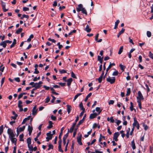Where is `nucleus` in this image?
Instances as JSON below:
<instances>
[{
    "label": "nucleus",
    "instance_id": "a878e982",
    "mask_svg": "<svg viewBox=\"0 0 153 153\" xmlns=\"http://www.w3.org/2000/svg\"><path fill=\"white\" fill-rule=\"evenodd\" d=\"M82 94L79 93L75 95L74 97V99L73 100V101H74L75 100L77 99V98L79 96L82 95Z\"/></svg>",
    "mask_w": 153,
    "mask_h": 153
},
{
    "label": "nucleus",
    "instance_id": "4be33fe9",
    "mask_svg": "<svg viewBox=\"0 0 153 153\" xmlns=\"http://www.w3.org/2000/svg\"><path fill=\"white\" fill-rule=\"evenodd\" d=\"M48 123L49 125L47 126V128H51L53 127L52 122L51 121H49Z\"/></svg>",
    "mask_w": 153,
    "mask_h": 153
},
{
    "label": "nucleus",
    "instance_id": "c85d7f7f",
    "mask_svg": "<svg viewBox=\"0 0 153 153\" xmlns=\"http://www.w3.org/2000/svg\"><path fill=\"white\" fill-rule=\"evenodd\" d=\"M64 127H62L61 128V130H60V134H59V138H60V137H61L62 136V132H63V131L64 130Z\"/></svg>",
    "mask_w": 153,
    "mask_h": 153
},
{
    "label": "nucleus",
    "instance_id": "cd10ccee",
    "mask_svg": "<svg viewBox=\"0 0 153 153\" xmlns=\"http://www.w3.org/2000/svg\"><path fill=\"white\" fill-rule=\"evenodd\" d=\"M123 46H122L119 49V50L118 52V54H121L123 51Z\"/></svg>",
    "mask_w": 153,
    "mask_h": 153
},
{
    "label": "nucleus",
    "instance_id": "7ed1b4c3",
    "mask_svg": "<svg viewBox=\"0 0 153 153\" xmlns=\"http://www.w3.org/2000/svg\"><path fill=\"white\" fill-rule=\"evenodd\" d=\"M137 101L139 100L141 101V100L144 99V97L140 91H139L138 92V96L137 97Z\"/></svg>",
    "mask_w": 153,
    "mask_h": 153
},
{
    "label": "nucleus",
    "instance_id": "58836bf2",
    "mask_svg": "<svg viewBox=\"0 0 153 153\" xmlns=\"http://www.w3.org/2000/svg\"><path fill=\"white\" fill-rule=\"evenodd\" d=\"M84 121V118H82L81 120L79 121V123L77 124V126H79L82 124Z\"/></svg>",
    "mask_w": 153,
    "mask_h": 153
},
{
    "label": "nucleus",
    "instance_id": "9d476101",
    "mask_svg": "<svg viewBox=\"0 0 153 153\" xmlns=\"http://www.w3.org/2000/svg\"><path fill=\"white\" fill-rule=\"evenodd\" d=\"M83 5L82 4H80L78 5V7L76 8V11L79 12L83 8Z\"/></svg>",
    "mask_w": 153,
    "mask_h": 153
},
{
    "label": "nucleus",
    "instance_id": "864d4df0",
    "mask_svg": "<svg viewBox=\"0 0 153 153\" xmlns=\"http://www.w3.org/2000/svg\"><path fill=\"white\" fill-rule=\"evenodd\" d=\"M110 122L111 123H114V120L113 119V117H111L110 118Z\"/></svg>",
    "mask_w": 153,
    "mask_h": 153
},
{
    "label": "nucleus",
    "instance_id": "09e8293b",
    "mask_svg": "<svg viewBox=\"0 0 153 153\" xmlns=\"http://www.w3.org/2000/svg\"><path fill=\"white\" fill-rule=\"evenodd\" d=\"M149 56L153 59V53H152L151 51L149 52Z\"/></svg>",
    "mask_w": 153,
    "mask_h": 153
},
{
    "label": "nucleus",
    "instance_id": "680f3d73",
    "mask_svg": "<svg viewBox=\"0 0 153 153\" xmlns=\"http://www.w3.org/2000/svg\"><path fill=\"white\" fill-rule=\"evenodd\" d=\"M102 78L100 76L98 79H96V80H97L98 79V80L99 82V83H100L102 82Z\"/></svg>",
    "mask_w": 153,
    "mask_h": 153
},
{
    "label": "nucleus",
    "instance_id": "3c124183",
    "mask_svg": "<svg viewBox=\"0 0 153 153\" xmlns=\"http://www.w3.org/2000/svg\"><path fill=\"white\" fill-rule=\"evenodd\" d=\"M29 10V8L26 7H24L23 8V10L24 11H28Z\"/></svg>",
    "mask_w": 153,
    "mask_h": 153
},
{
    "label": "nucleus",
    "instance_id": "338daca9",
    "mask_svg": "<svg viewBox=\"0 0 153 153\" xmlns=\"http://www.w3.org/2000/svg\"><path fill=\"white\" fill-rule=\"evenodd\" d=\"M125 29L124 28H122L120 31L119 32L121 34L123 33L125 31Z\"/></svg>",
    "mask_w": 153,
    "mask_h": 153
},
{
    "label": "nucleus",
    "instance_id": "5701e85b",
    "mask_svg": "<svg viewBox=\"0 0 153 153\" xmlns=\"http://www.w3.org/2000/svg\"><path fill=\"white\" fill-rule=\"evenodd\" d=\"M96 111L98 112V115H99L102 111V110H100V107H97L96 108Z\"/></svg>",
    "mask_w": 153,
    "mask_h": 153
},
{
    "label": "nucleus",
    "instance_id": "1a4fd4ad",
    "mask_svg": "<svg viewBox=\"0 0 153 153\" xmlns=\"http://www.w3.org/2000/svg\"><path fill=\"white\" fill-rule=\"evenodd\" d=\"M13 143H14L15 145H16L17 139L14 137H12L9 138Z\"/></svg>",
    "mask_w": 153,
    "mask_h": 153
},
{
    "label": "nucleus",
    "instance_id": "79ce46f5",
    "mask_svg": "<svg viewBox=\"0 0 153 153\" xmlns=\"http://www.w3.org/2000/svg\"><path fill=\"white\" fill-rule=\"evenodd\" d=\"M71 76L72 77L75 78V79H76L77 77L76 76H75V74L72 71L71 72Z\"/></svg>",
    "mask_w": 153,
    "mask_h": 153
},
{
    "label": "nucleus",
    "instance_id": "c756f323",
    "mask_svg": "<svg viewBox=\"0 0 153 153\" xmlns=\"http://www.w3.org/2000/svg\"><path fill=\"white\" fill-rule=\"evenodd\" d=\"M27 145H30L31 143V139L30 138H28L27 140Z\"/></svg>",
    "mask_w": 153,
    "mask_h": 153
},
{
    "label": "nucleus",
    "instance_id": "7c9ffc66",
    "mask_svg": "<svg viewBox=\"0 0 153 153\" xmlns=\"http://www.w3.org/2000/svg\"><path fill=\"white\" fill-rule=\"evenodd\" d=\"M6 45L7 44L5 41L2 42L0 44V45L2 46L4 48H5Z\"/></svg>",
    "mask_w": 153,
    "mask_h": 153
},
{
    "label": "nucleus",
    "instance_id": "ddd939ff",
    "mask_svg": "<svg viewBox=\"0 0 153 153\" xmlns=\"http://www.w3.org/2000/svg\"><path fill=\"white\" fill-rule=\"evenodd\" d=\"M41 86V85H39L37 83H35V84L33 85L32 86V87H35V88H33V90H36L37 89L39 88Z\"/></svg>",
    "mask_w": 153,
    "mask_h": 153
},
{
    "label": "nucleus",
    "instance_id": "0eeeda50",
    "mask_svg": "<svg viewBox=\"0 0 153 153\" xmlns=\"http://www.w3.org/2000/svg\"><path fill=\"white\" fill-rule=\"evenodd\" d=\"M120 135V134L118 132H116L114 134V135L113 137V139L116 141H117L118 140L117 139L118 137Z\"/></svg>",
    "mask_w": 153,
    "mask_h": 153
},
{
    "label": "nucleus",
    "instance_id": "ea45409f",
    "mask_svg": "<svg viewBox=\"0 0 153 153\" xmlns=\"http://www.w3.org/2000/svg\"><path fill=\"white\" fill-rule=\"evenodd\" d=\"M120 69L122 70L123 71H124V69H125L126 67L125 66H123V65H122L121 64H120L119 65Z\"/></svg>",
    "mask_w": 153,
    "mask_h": 153
},
{
    "label": "nucleus",
    "instance_id": "13d9d810",
    "mask_svg": "<svg viewBox=\"0 0 153 153\" xmlns=\"http://www.w3.org/2000/svg\"><path fill=\"white\" fill-rule=\"evenodd\" d=\"M51 96H52V97L53 98V99L51 100V102L52 103H54V101L56 99V98L55 97H54L52 95H51Z\"/></svg>",
    "mask_w": 153,
    "mask_h": 153
},
{
    "label": "nucleus",
    "instance_id": "8fccbe9b",
    "mask_svg": "<svg viewBox=\"0 0 153 153\" xmlns=\"http://www.w3.org/2000/svg\"><path fill=\"white\" fill-rule=\"evenodd\" d=\"M120 133L122 134H121L122 137L123 138H124V136H125V134L124 133V131L123 130H121L120 131Z\"/></svg>",
    "mask_w": 153,
    "mask_h": 153
},
{
    "label": "nucleus",
    "instance_id": "774afa93",
    "mask_svg": "<svg viewBox=\"0 0 153 153\" xmlns=\"http://www.w3.org/2000/svg\"><path fill=\"white\" fill-rule=\"evenodd\" d=\"M14 80L18 82H19L20 81V78L19 77H16L14 78Z\"/></svg>",
    "mask_w": 153,
    "mask_h": 153
},
{
    "label": "nucleus",
    "instance_id": "f257e3e1",
    "mask_svg": "<svg viewBox=\"0 0 153 153\" xmlns=\"http://www.w3.org/2000/svg\"><path fill=\"white\" fill-rule=\"evenodd\" d=\"M7 133L9 135V138L15 137V134L13 132V131L10 128H8L7 130Z\"/></svg>",
    "mask_w": 153,
    "mask_h": 153
},
{
    "label": "nucleus",
    "instance_id": "2eb2a0df",
    "mask_svg": "<svg viewBox=\"0 0 153 153\" xmlns=\"http://www.w3.org/2000/svg\"><path fill=\"white\" fill-rule=\"evenodd\" d=\"M134 122L133 124V127L134 128L139 124L138 123L137 121L136 117H135L134 118Z\"/></svg>",
    "mask_w": 153,
    "mask_h": 153
},
{
    "label": "nucleus",
    "instance_id": "bb28decb",
    "mask_svg": "<svg viewBox=\"0 0 153 153\" xmlns=\"http://www.w3.org/2000/svg\"><path fill=\"white\" fill-rule=\"evenodd\" d=\"M79 106L81 110H85V108L83 107L82 103V102L79 104Z\"/></svg>",
    "mask_w": 153,
    "mask_h": 153
},
{
    "label": "nucleus",
    "instance_id": "6e6552de",
    "mask_svg": "<svg viewBox=\"0 0 153 153\" xmlns=\"http://www.w3.org/2000/svg\"><path fill=\"white\" fill-rule=\"evenodd\" d=\"M1 4L2 6L3 10L4 12H5L8 10V9H5V3L2 1H1Z\"/></svg>",
    "mask_w": 153,
    "mask_h": 153
},
{
    "label": "nucleus",
    "instance_id": "a211bd4d",
    "mask_svg": "<svg viewBox=\"0 0 153 153\" xmlns=\"http://www.w3.org/2000/svg\"><path fill=\"white\" fill-rule=\"evenodd\" d=\"M67 112L68 114H69L71 111V107L70 105H67Z\"/></svg>",
    "mask_w": 153,
    "mask_h": 153
},
{
    "label": "nucleus",
    "instance_id": "b1692460",
    "mask_svg": "<svg viewBox=\"0 0 153 153\" xmlns=\"http://www.w3.org/2000/svg\"><path fill=\"white\" fill-rule=\"evenodd\" d=\"M85 30L88 33L91 31V29L89 28V26L88 25H86Z\"/></svg>",
    "mask_w": 153,
    "mask_h": 153
},
{
    "label": "nucleus",
    "instance_id": "6e6d98bb",
    "mask_svg": "<svg viewBox=\"0 0 153 153\" xmlns=\"http://www.w3.org/2000/svg\"><path fill=\"white\" fill-rule=\"evenodd\" d=\"M48 40L50 41H51L53 43H55L56 42V41L53 39H51L50 38H49L48 39Z\"/></svg>",
    "mask_w": 153,
    "mask_h": 153
},
{
    "label": "nucleus",
    "instance_id": "4d7b16f0",
    "mask_svg": "<svg viewBox=\"0 0 153 153\" xmlns=\"http://www.w3.org/2000/svg\"><path fill=\"white\" fill-rule=\"evenodd\" d=\"M34 70H35V71L33 72L34 74H37L39 73V72L37 68H35Z\"/></svg>",
    "mask_w": 153,
    "mask_h": 153
},
{
    "label": "nucleus",
    "instance_id": "393cba45",
    "mask_svg": "<svg viewBox=\"0 0 153 153\" xmlns=\"http://www.w3.org/2000/svg\"><path fill=\"white\" fill-rule=\"evenodd\" d=\"M80 11H81L82 13L85 14L86 15H87V13L86 10L84 7Z\"/></svg>",
    "mask_w": 153,
    "mask_h": 153
},
{
    "label": "nucleus",
    "instance_id": "de8ad7c7",
    "mask_svg": "<svg viewBox=\"0 0 153 153\" xmlns=\"http://www.w3.org/2000/svg\"><path fill=\"white\" fill-rule=\"evenodd\" d=\"M53 146L51 144H49L48 145V150H50V149H53Z\"/></svg>",
    "mask_w": 153,
    "mask_h": 153
},
{
    "label": "nucleus",
    "instance_id": "f3484780",
    "mask_svg": "<svg viewBox=\"0 0 153 153\" xmlns=\"http://www.w3.org/2000/svg\"><path fill=\"white\" fill-rule=\"evenodd\" d=\"M33 130V127L32 126H30L29 125L28 126V131H29V135H30L32 131Z\"/></svg>",
    "mask_w": 153,
    "mask_h": 153
},
{
    "label": "nucleus",
    "instance_id": "dca6fc26",
    "mask_svg": "<svg viewBox=\"0 0 153 153\" xmlns=\"http://www.w3.org/2000/svg\"><path fill=\"white\" fill-rule=\"evenodd\" d=\"M72 81L73 79L71 78L68 79L67 80V85L68 87H69L71 85Z\"/></svg>",
    "mask_w": 153,
    "mask_h": 153
},
{
    "label": "nucleus",
    "instance_id": "e2e57ef3",
    "mask_svg": "<svg viewBox=\"0 0 153 153\" xmlns=\"http://www.w3.org/2000/svg\"><path fill=\"white\" fill-rule=\"evenodd\" d=\"M51 119L53 120H55L56 119V117L53 115H51Z\"/></svg>",
    "mask_w": 153,
    "mask_h": 153
},
{
    "label": "nucleus",
    "instance_id": "6ab92c4d",
    "mask_svg": "<svg viewBox=\"0 0 153 153\" xmlns=\"http://www.w3.org/2000/svg\"><path fill=\"white\" fill-rule=\"evenodd\" d=\"M25 126H24L22 127H20L18 129H18L17 128V132H18V131L19 132H21L22 131H23L24 130V129L25 128Z\"/></svg>",
    "mask_w": 153,
    "mask_h": 153
},
{
    "label": "nucleus",
    "instance_id": "bf43d9fd",
    "mask_svg": "<svg viewBox=\"0 0 153 153\" xmlns=\"http://www.w3.org/2000/svg\"><path fill=\"white\" fill-rule=\"evenodd\" d=\"M23 94L22 93H20L18 96V100H19L23 96Z\"/></svg>",
    "mask_w": 153,
    "mask_h": 153
},
{
    "label": "nucleus",
    "instance_id": "aec40b11",
    "mask_svg": "<svg viewBox=\"0 0 153 153\" xmlns=\"http://www.w3.org/2000/svg\"><path fill=\"white\" fill-rule=\"evenodd\" d=\"M131 146L133 149H135L136 146L134 140H133L131 142Z\"/></svg>",
    "mask_w": 153,
    "mask_h": 153
},
{
    "label": "nucleus",
    "instance_id": "49530a36",
    "mask_svg": "<svg viewBox=\"0 0 153 153\" xmlns=\"http://www.w3.org/2000/svg\"><path fill=\"white\" fill-rule=\"evenodd\" d=\"M29 149V150L30 151H33V147L32 146H30V145H27Z\"/></svg>",
    "mask_w": 153,
    "mask_h": 153
},
{
    "label": "nucleus",
    "instance_id": "4c0bfd02",
    "mask_svg": "<svg viewBox=\"0 0 153 153\" xmlns=\"http://www.w3.org/2000/svg\"><path fill=\"white\" fill-rule=\"evenodd\" d=\"M146 34L147 36L148 37H150L151 36L152 33L150 31H147Z\"/></svg>",
    "mask_w": 153,
    "mask_h": 153
},
{
    "label": "nucleus",
    "instance_id": "473e14b6",
    "mask_svg": "<svg viewBox=\"0 0 153 153\" xmlns=\"http://www.w3.org/2000/svg\"><path fill=\"white\" fill-rule=\"evenodd\" d=\"M69 131V129L68 130V132L67 134H66L63 137V140H66L67 138L68 137V132Z\"/></svg>",
    "mask_w": 153,
    "mask_h": 153
},
{
    "label": "nucleus",
    "instance_id": "052dcab7",
    "mask_svg": "<svg viewBox=\"0 0 153 153\" xmlns=\"http://www.w3.org/2000/svg\"><path fill=\"white\" fill-rule=\"evenodd\" d=\"M59 71L61 74L66 73V71L64 70H59Z\"/></svg>",
    "mask_w": 153,
    "mask_h": 153
},
{
    "label": "nucleus",
    "instance_id": "c03bdc74",
    "mask_svg": "<svg viewBox=\"0 0 153 153\" xmlns=\"http://www.w3.org/2000/svg\"><path fill=\"white\" fill-rule=\"evenodd\" d=\"M50 100V98L49 97H48L45 99V103H48Z\"/></svg>",
    "mask_w": 153,
    "mask_h": 153
},
{
    "label": "nucleus",
    "instance_id": "69168bd1",
    "mask_svg": "<svg viewBox=\"0 0 153 153\" xmlns=\"http://www.w3.org/2000/svg\"><path fill=\"white\" fill-rule=\"evenodd\" d=\"M114 103V101L113 100H110L108 102V104H113Z\"/></svg>",
    "mask_w": 153,
    "mask_h": 153
},
{
    "label": "nucleus",
    "instance_id": "c9c22d12",
    "mask_svg": "<svg viewBox=\"0 0 153 153\" xmlns=\"http://www.w3.org/2000/svg\"><path fill=\"white\" fill-rule=\"evenodd\" d=\"M3 126L1 125L0 126V135H1L3 132Z\"/></svg>",
    "mask_w": 153,
    "mask_h": 153
},
{
    "label": "nucleus",
    "instance_id": "412c9836",
    "mask_svg": "<svg viewBox=\"0 0 153 153\" xmlns=\"http://www.w3.org/2000/svg\"><path fill=\"white\" fill-rule=\"evenodd\" d=\"M16 39H14L13 40V42L12 43V44L10 46V48H12L14 47L16 43Z\"/></svg>",
    "mask_w": 153,
    "mask_h": 153
},
{
    "label": "nucleus",
    "instance_id": "2f4dec72",
    "mask_svg": "<svg viewBox=\"0 0 153 153\" xmlns=\"http://www.w3.org/2000/svg\"><path fill=\"white\" fill-rule=\"evenodd\" d=\"M92 95V93H89L88 95L86 97L85 99V102H86L88 98L90 97L91 95Z\"/></svg>",
    "mask_w": 153,
    "mask_h": 153
},
{
    "label": "nucleus",
    "instance_id": "20e7f679",
    "mask_svg": "<svg viewBox=\"0 0 153 153\" xmlns=\"http://www.w3.org/2000/svg\"><path fill=\"white\" fill-rule=\"evenodd\" d=\"M52 134H51V132L50 131L46 134L47 137H46L47 141H48L49 140H51L52 138Z\"/></svg>",
    "mask_w": 153,
    "mask_h": 153
},
{
    "label": "nucleus",
    "instance_id": "603ef678",
    "mask_svg": "<svg viewBox=\"0 0 153 153\" xmlns=\"http://www.w3.org/2000/svg\"><path fill=\"white\" fill-rule=\"evenodd\" d=\"M2 65H1L0 66V71H1L2 72H3L4 71V67H3L2 68Z\"/></svg>",
    "mask_w": 153,
    "mask_h": 153
},
{
    "label": "nucleus",
    "instance_id": "0e129e2a",
    "mask_svg": "<svg viewBox=\"0 0 153 153\" xmlns=\"http://www.w3.org/2000/svg\"><path fill=\"white\" fill-rule=\"evenodd\" d=\"M59 84L62 86H64L66 85L65 83L59 82Z\"/></svg>",
    "mask_w": 153,
    "mask_h": 153
},
{
    "label": "nucleus",
    "instance_id": "9b49d317",
    "mask_svg": "<svg viewBox=\"0 0 153 153\" xmlns=\"http://www.w3.org/2000/svg\"><path fill=\"white\" fill-rule=\"evenodd\" d=\"M97 115H98L97 113H96L91 114L90 115L89 118L90 119H93L95 118Z\"/></svg>",
    "mask_w": 153,
    "mask_h": 153
},
{
    "label": "nucleus",
    "instance_id": "4468645a",
    "mask_svg": "<svg viewBox=\"0 0 153 153\" xmlns=\"http://www.w3.org/2000/svg\"><path fill=\"white\" fill-rule=\"evenodd\" d=\"M37 109H36V106H35L32 110V114L33 115H35L37 113Z\"/></svg>",
    "mask_w": 153,
    "mask_h": 153
},
{
    "label": "nucleus",
    "instance_id": "f03ea898",
    "mask_svg": "<svg viewBox=\"0 0 153 153\" xmlns=\"http://www.w3.org/2000/svg\"><path fill=\"white\" fill-rule=\"evenodd\" d=\"M106 80L107 82H110L111 84H112L114 83L115 81V79L114 77H112L108 76V78L106 79Z\"/></svg>",
    "mask_w": 153,
    "mask_h": 153
},
{
    "label": "nucleus",
    "instance_id": "e433bc0d",
    "mask_svg": "<svg viewBox=\"0 0 153 153\" xmlns=\"http://www.w3.org/2000/svg\"><path fill=\"white\" fill-rule=\"evenodd\" d=\"M130 105L131 106L130 107V108L131 111H132L134 109V108H133V104L132 102H130Z\"/></svg>",
    "mask_w": 153,
    "mask_h": 153
},
{
    "label": "nucleus",
    "instance_id": "39448f33",
    "mask_svg": "<svg viewBox=\"0 0 153 153\" xmlns=\"http://www.w3.org/2000/svg\"><path fill=\"white\" fill-rule=\"evenodd\" d=\"M115 65V64L114 63H111V62H110V64L108 66V67L107 68L106 70V72L105 73V74L104 76V78H105V76L108 71L112 67V66H114Z\"/></svg>",
    "mask_w": 153,
    "mask_h": 153
},
{
    "label": "nucleus",
    "instance_id": "a18cd8bd",
    "mask_svg": "<svg viewBox=\"0 0 153 153\" xmlns=\"http://www.w3.org/2000/svg\"><path fill=\"white\" fill-rule=\"evenodd\" d=\"M137 102L138 103V106L140 108V109H141V101H140L139 100L137 101Z\"/></svg>",
    "mask_w": 153,
    "mask_h": 153
},
{
    "label": "nucleus",
    "instance_id": "f704fd0d",
    "mask_svg": "<svg viewBox=\"0 0 153 153\" xmlns=\"http://www.w3.org/2000/svg\"><path fill=\"white\" fill-rule=\"evenodd\" d=\"M22 30V28H19L16 31V33L17 34H19Z\"/></svg>",
    "mask_w": 153,
    "mask_h": 153
},
{
    "label": "nucleus",
    "instance_id": "a19ab883",
    "mask_svg": "<svg viewBox=\"0 0 153 153\" xmlns=\"http://www.w3.org/2000/svg\"><path fill=\"white\" fill-rule=\"evenodd\" d=\"M58 150L59 151L62 152V153L63 152V151L62 149L61 148V145H59L58 146Z\"/></svg>",
    "mask_w": 153,
    "mask_h": 153
},
{
    "label": "nucleus",
    "instance_id": "5fc2aeb1",
    "mask_svg": "<svg viewBox=\"0 0 153 153\" xmlns=\"http://www.w3.org/2000/svg\"><path fill=\"white\" fill-rule=\"evenodd\" d=\"M103 57H101L100 56H97V60L98 61H100L103 59Z\"/></svg>",
    "mask_w": 153,
    "mask_h": 153
},
{
    "label": "nucleus",
    "instance_id": "72a5a7b5",
    "mask_svg": "<svg viewBox=\"0 0 153 153\" xmlns=\"http://www.w3.org/2000/svg\"><path fill=\"white\" fill-rule=\"evenodd\" d=\"M131 93V89L130 88H128L127 89L126 95L128 96L130 95Z\"/></svg>",
    "mask_w": 153,
    "mask_h": 153
},
{
    "label": "nucleus",
    "instance_id": "423d86ee",
    "mask_svg": "<svg viewBox=\"0 0 153 153\" xmlns=\"http://www.w3.org/2000/svg\"><path fill=\"white\" fill-rule=\"evenodd\" d=\"M22 102L20 100H19L18 101V106L19 108V111L20 112H21L23 111V109L22 108Z\"/></svg>",
    "mask_w": 153,
    "mask_h": 153
},
{
    "label": "nucleus",
    "instance_id": "37998d69",
    "mask_svg": "<svg viewBox=\"0 0 153 153\" xmlns=\"http://www.w3.org/2000/svg\"><path fill=\"white\" fill-rule=\"evenodd\" d=\"M118 74V72L117 71H116L113 72L112 75L113 76H117Z\"/></svg>",
    "mask_w": 153,
    "mask_h": 153
},
{
    "label": "nucleus",
    "instance_id": "f8f14e48",
    "mask_svg": "<svg viewBox=\"0 0 153 153\" xmlns=\"http://www.w3.org/2000/svg\"><path fill=\"white\" fill-rule=\"evenodd\" d=\"M82 135L81 134L80 136L77 138V141L78 143L80 145H82V143L81 141L82 140Z\"/></svg>",
    "mask_w": 153,
    "mask_h": 153
}]
</instances>
